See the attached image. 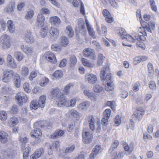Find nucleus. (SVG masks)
<instances>
[{"instance_id":"obj_1","label":"nucleus","mask_w":159,"mask_h":159,"mask_svg":"<svg viewBox=\"0 0 159 159\" xmlns=\"http://www.w3.org/2000/svg\"><path fill=\"white\" fill-rule=\"evenodd\" d=\"M50 93L52 98H55L56 103L59 107H72L76 104V100L75 98L71 99L70 101L66 100V97L60 92L58 88L52 89Z\"/></svg>"},{"instance_id":"obj_2","label":"nucleus","mask_w":159,"mask_h":159,"mask_svg":"<svg viewBox=\"0 0 159 159\" xmlns=\"http://www.w3.org/2000/svg\"><path fill=\"white\" fill-rule=\"evenodd\" d=\"M110 71V69L108 66H106L103 67L101 70L100 77L101 80L106 81L107 82L106 85L105 86L106 90L107 91H112L114 90V85L111 81V74L110 73H108L106 76L105 74Z\"/></svg>"},{"instance_id":"obj_3","label":"nucleus","mask_w":159,"mask_h":159,"mask_svg":"<svg viewBox=\"0 0 159 159\" xmlns=\"http://www.w3.org/2000/svg\"><path fill=\"white\" fill-rule=\"evenodd\" d=\"M117 33L120 35L121 38L123 39L122 42L123 45L124 46H129L128 44L129 40L127 39L129 35L127 34L125 30L122 28H119L117 30Z\"/></svg>"},{"instance_id":"obj_4","label":"nucleus","mask_w":159,"mask_h":159,"mask_svg":"<svg viewBox=\"0 0 159 159\" xmlns=\"http://www.w3.org/2000/svg\"><path fill=\"white\" fill-rule=\"evenodd\" d=\"M142 35H139L137 33L133 31L130 35V42L134 43L139 41V39L142 41H144L146 39L145 37L146 35L144 34V33L142 32Z\"/></svg>"},{"instance_id":"obj_5","label":"nucleus","mask_w":159,"mask_h":159,"mask_svg":"<svg viewBox=\"0 0 159 159\" xmlns=\"http://www.w3.org/2000/svg\"><path fill=\"white\" fill-rule=\"evenodd\" d=\"M15 98L19 105H23V103L26 102L28 100L27 95L21 92L17 93Z\"/></svg>"},{"instance_id":"obj_6","label":"nucleus","mask_w":159,"mask_h":159,"mask_svg":"<svg viewBox=\"0 0 159 159\" xmlns=\"http://www.w3.org/2000/svg\"><path fill=\"white\" fill-rule=\"evenodd\" d=\"M30 136L32 138L41 141V138L42 137L43 133L41 129L39 128H36L32 130L30 132Z\"/></svg>"},{"instance_id":"obj_7","label":"nucleus","mask_w":159,"mask_h":159,"mask_svg":"<svg viewBox=\"0 0 159 159\" xmlns=\"http://www.w3.org/2000/svg\"><path fill=\"white\" fill-rule=\"evenodd\" d=\"M14 74L13 71L11 70H8L3 72L2 81L5 83L9 82L11 80Z\"/></svg>"},{"instance_id":"obj_8","label":"nucleus","mask_w":159,"mask_h":159,"mask_svg":"<svg viewBox=\"0 0 159 159\" xmlns=\"http://www.w3.org/2000/svg\"><path fill=\"white\" fill-rule=\"evenodd\" d=\"M83 56L86 57H90L93 60H94L96 59V56L94 50L90 48L84 49L83 52Z\"/></svg>"},{"instance_id":"obj_9","label":"nucleus","mask_w":159,"mask_h":159,"mask_svg":"<svg viewBox=\"0 0 159 159\" xmlns=\"http://www.w3.org/2000/svg\"><path fill=\"white\" fill-rule=\"evenodd\" d=\"M44 56L46 60L50 63L52 64L57 63V60L55 55L52 52H47L45 53Z\"/></svg>"},{"instance_id":"obj_10","label":"nucleus","mask_w":159,"mask_h":159,"mask_svg":"<svg viewBox=\"0 0 159 159\" xmlns=\"http://www.w3.org/2000/svg\"><path fill=\"white\" fill-rule=\"evenodd\" d=\"M83 141L86 144L90 143L92 140L93 138V135L89 132H85L83 131L82 134Z\"/></svg>"},{"instance_id":"obj_11","label":"nucleus","mask_w":159,"mask_h":159,"mask_svg":"<svg viewBox=\"0 0 159 159\" xmlns=\"http://www.w3.org/2000/svg\"><path fill=\"white\" fill-rule=\"evenodd\" d=\"M1 39L3 43V47L4 49L8 48L10 47V39L8 35L4 34L1 37Z\"/></svg>"},{"instance_id":"obj_12","label":"nucleus","mask_w":159,"mask_h":159,"mask_svg":"<svg viewBox=\"0 0 159 159\" xmlns=\"http://www.w3.org/2000/svg\"><path fill=\"white\" fill-rule=\"evenodd\" d=\"M44 150L43 148H40L36 150L30 156V159H36L43 154Z\"/></svg>"},{"instance_id":"obj_13","label":"nucleus","mask_w":159,"mask_h":159,"mask_svg":"<svg viewBox=\"0 0 159 159\" xmlns=\"http://www.w3.org/2000/svg\"><path fill=\"white\" fill-rule=\"evenodd\" d=\"M7 62L8 64L12 68H16L17 67V65L13 57L8 54L7 57Z\"/></svg>"},{"instance_id":"obj_14","label":"nucleus","mask_w":159,"mask_h":159,"mask_svg":"<svg viewBox=\"0 0 159 159\" xmlns=\"http://www.w3.org/2000/svg\"><path fill=\"white\" fill-rule=\"evenodd\" d=\"M64 133L65 132L64 130L58 129L51 135L50 138L52 139H57L63 136Z\"/></svg>"},{"instance_id":"obj_15","label":"nucleus","mask_w":159,"mask_h":159,"mask_svg":"<svg viewBox=\"0 0 159 159\" xmlns=\"http://www.w3.org/2000/svg\"><path fill=\"white\" fill-rule=\"evenodd\" d=\"M45 17L42 13H39L37 17V21L38 27H43L44 25Z\"/></svg>"},{"instance_id":"obj_16","label":"nucleus","mask_w":159,"mask_h":159,"mask_svg":"<svg viewBox=\"0 0 159 159\" xmlns=\"http://www.w3.org/2000/svg\"><path fill=\"white\" fill-rule=\"evenodd\" d=\"M60 146V142L56 141L53 142L52 144L50 145L48 147V153L49 155H52L53 153V151L54 149H57Z\"/></svg>"},{"instance_id":"obj_17","label":"nucleus","mask_w":159,"mask_h":159,"mask_svg":"<svg viewBox=\"0 0 159 159\" xmlns=\"http://www.w3.org/2000/svg\"><path fill=\"white\" fill-rule=\"evenodd\" d=\"M85 79L89 83L93 84L95 83L97 80L96 75L92 74H86Z\"/></svg>"},{"instance_id":"obj_18","label":"nucleus","mask_w":159,"mask_h":159,"mask_svg":"<svg viewBox=\"0 0 159 159\" xmlns=\"http://www.w3.org/2000/svg\"><path fill=\"white\" fill-rule=\"evenodd\" d=\"M49 22L55 26L60 25L61 21L60 18L57 16H52L49 18Z\"/></svg>"},{"instance_id":"obj_19","label":"nucleus","mask_w":159,"mask_h":159,"mask_svg":"<svg viewBox=\"0 0 159 159\" xmlns=\"http://www.w3.org/2000/svg\"><path fill=\"white\" fill-rule=\"evenodd\" d=\"M101 149V146L100 145H96L93 149L92 152L90 155V159H93L97 155Z\"/></svg>"},{"instance_id":"obj_20","label":"nucleus","mask_w":159,"mask_h":159,"mask_svg":"<svg viewBox=\"0 0 159 159\" xmlns=\"http://www.w3.org/2000/svg\"><path fill=\"white\" fill-rule=\"evenodd\" d=\"M8 135L7 133L2 130L0 131V142L5 143L8 141Z\"/></svg>"},{"instance_id":"obj_21","label":"nucleus","mask_w":159,"mask_h":159,"mask_svg":"<svg viewBox=\"0 0 159 159\" xmlns=\"http://www.w3.org/2000/svg\"><path fill=\"white\" fill-rule=\"evenodd\" d=\"M25 40L28 43H32L34 42V39L30 30H27L25 34Z\"/></svg>"},{"instance_id":"obj_22","label":"nucleus","mask_w":159,"mask_h":159,"mask_svg":"<svg viewBox=\"0 0 159 159\" xmlns=\"http://www.w3.org/2000/svg\"><path fill=\"white\" fill-rule=\"evenodd\" d=\"M48 124V122L45 120H39L35 122L34 126L36 127L43 128Z\"/></svg>"},{"instance_id":"obj_23","label":"nucleus","mask_w":159,"mask_h":159,"mask_svg":"<svg viewBox=\"0 0 159 159\" xmlns=\"http://www.w3.org/2000/svg\"><path fill=\"white\" fill-rule=\"evenodd\" d=\"M15 6V3L14 2H10L8 6L5 8L6 11L10 13H12L14 11Z\"/></svg>"},{"instance_id":"obj_24","label":"nucleus","mask_w":159,"mask_h":159,"mask_svg":"<svg viewBox=\"0 0 159 159\" xmlns=\"http://www.w3.org/2000/svg\"><path fill=\"white\" fill-rule=\"evenodd\" d=\"M68 39L65 36H62L60 39V43L61 47H66L69 44Z\"/></svg>"},{"instance_id":"obj_25","label":"nucleus","mask_w":159,"mask_h":159,"mask_svg":"<svg viewBox=\"0 0 159 159\" xmlns=\"http://www.w3.org/2000/svg\"><path fill=\"white\" fill-rule=\"evenodd\" d=\"M90 106V103L88 101H85L80 103L77 107L79 110H86Z\"/></svg>"},{"instance_id":"obj_26","label":"nucleus","mask_w":159,"mask_h":159,"mask_svg":"<svg viewBox=\"0 0 159 159\" xmlns=\"http://www.w3.org/2000/svg\"><path fill=\"white\" fill-rule=\"evenodd\" d=\"M46 99V97L45 95H42L39 97L38 103L41 108H43L45 107Z\"/></svg>"},{"instance_id":"obj_27","label":"nucleus","mask_w":159,"mask_h":159,"mask_svg":"<svg viewBox=\"0 0 159 159\" xmlns=\"http://www.w3.org/2000/svg\"><path fill=\"white\" fill-rule=\"evenodd\" d=\"M30 107L31 109L36 110L40 107V106L36 100H34L30 102Z\"/></svg>"},{"instance_id":"obj_28","label":"nucleus","mask_w":159,"mask_h":159,"mask_svg":"<svg viewBox=\"0 0 159 159\" xmlns=\"http://www.w3.org/2000/svg\"><path fill=\"white\" fill-rule=\"evenodd\" d=\"M84 93L85 95L87 96L92 101L96 100V97L93 93L90 92L89 90H85L84 91Z\"/></svg>"},{"instance_id":"obj_29","label":"nucleus","mask_w":159,"mask_h":159,"mask_svg":"<svg viewBox=\"0 0 159 159\" xmlns=\"http://www.w3.org/2000/svg\"><path fill=\"white\" fill-rule=\"evenodd\" d=\"M9 124L11 127H14L19 123L18 119L16 117H11L8 122Z\"/></svg>"},{"instance_id":"obj_30","label":"nucleus","mask_w":159,"mask_h":159,"mask_svg":"<svg viewBox=\"0 0 159 159\" xmlns=\"http://www.w3.org/2000/svg\"><path fill=\"white\" fill-rule=\"evenodd\" d=\"M88 119L89 120V122L91 129L92 130H94L95 129L94 119L93 116H89L88 117Z\"/></svg>"},{"instance_id":"obj_31","label":"nucleus","mask_w":159,"mask_h":159,"mask_svg":"<svg viewBox=\"0 0 159 159\" xmlns=\"http://www.w3.org/2000/svg\"><path fill=\"white\" fill-rule=\"evenodd\" d=\"M48 29V26H44L42 28L40 32V34L42 38L46 37L47 34Z\"/></svg>"},{"instance_id":"obj_32","label":"nucleus","mask_w":159,"mask_h":159,"mask_svg":"<svg viewBox=\"0 0 159 159\" xmlns=\"http://www.w3.org/2000/svg\"><path fill=\"white\" fill-rule=\"evenodd\" d=\"M29 70L28 68L25 66H23L20 71L21 75L23 77L27 76L29 74Z\"/></svg>"},{"instance_id":"obj_33","label":"nucleus","mask_w":159,"mask_h":159,"mask_svg":"<svg viewBox=\"0 0 159 159\" xmlns=\"http://www.w3.org/2000/svg\"><path fill=\"white\" fill-rule=\"evenodd\" d=\"M7 25L8 29L11 33H13L15 31V27L11 20H9L7 21Z\"/></svg>"},{"instance_id":"obj_34","label":"nucleus","mask_w":159,"mask_h":159,"mask_svg":"<svg viewBox=\"0 0 159 159\" xmlns=\"http://www.w3.org/2000/svg\"><path fill=\"white\" fill-rule=\"evenodd\" d=\"M49 32L50 34L52 36H56L58 35L59 34V30L53 27H51Z\"/></svg>"},{"instance_id":"obj_35","label":"nucleus","mask_w":159,"mask_h":159,"mask_svg":"<svg viewBox=\"0 0 159 159\" xmlns=\"http://www.w3.org/2000/svg\"><path fill=\"white\" fill-rule=\"evenodd\" d=\"M74 84L72 83H70L67 84L64 88L63 90L64 93L66 95L68 94L70 92V89L74 87Z\"/></svg>"},{"instance_id":"obj_36","label":"nucleus","mask_w":159,"mask_h":159,"mask_svg":"<svg viewBox=\"0 0 159 159\" xmlns=\"http://www.w3.org/2000/svg\"><path fill=\"white\" fill-rule=\"evenodd\" d=\"M106 59L105 56L101 53H99L98 56L97 64L98 66H101Z\"/></svg>"},{"instance_id":"obj_37","label":"nucleus","mask_w":159,"mask_h":159,"mask_svg":"<svg viewBox=\"0 0 159 159\" xmlns=\"http://www.w3.org/2000/svg\"><path fill=\"white\" fill-rule=\"evenodd\" d=\"M14 83L16 87L19 88L20 86L21 78L20 75L18 74L16 75L14 77Z\"/></svg>"},{"instance_id":"obj_38","label":"nucleus","mask_w":159,"mask_h":159,"mask_svg":"<svg viewBox=\"0 0 159 159\" xmlns=\"http://www.w3.org/2000/svg\"><path fill=\"white\" fill-rule=\"evenodd\" d=\"M86 24L89 35L94 38L95 37V33L93 29L91 28V26L89 24V22L86 20Z\"/></svg>"},{"instance_id":"obj_39","label":"nucleus","mask_w":159,"mask_h":159,"mask_svg":"<svg viewBox=\"0 0 159 159\" xmlns=\"http://www.w3.org/2000/svg\"><path fill=\"white\" fill-rule=\"evenodd\" d=\"M136 113L137 115V119L139 120H141L144 114V111L142 108H140L139 109H138L136 111Z\"/></svg>"},{"instance_id":"obj_40","label":"nucleus","mask_w":159,"mask_h":159,"mask_svg":"<svg viewBox=\"0 0 159 159\" xmlns=\"http://www.w3.org/2000/svg\"><path fill=\"white\" fill-rule=\"evenodd\" d=\"M53 76L56 79H60L63 75V72L61 70H57L52 74Z\"/></svg>"},{"instance_id":"obj_41","label":"nucleus","mask_w":159,"mask_h":159,"mask_svg":"<svg viewBox=\"0 0 159 159\" xmlns=\"http://www.w3.org/2000/svg\"><path fill=\"white\" fill-rule=\"evenodd\" d=\"M66 31L69 38H71L73 36L74 31L70 25H68L66 27Z\"/></svg>"},{"instance_id":"obj_42","label":"nucleus","mask_w":159,"mask_h":159,"mask_svg":"<svg viewBox=\"0 0 159 159\" xmlns=\"http://www.w3.org/2000/svg\"><path fill=\"white\" fill-rule=\"evenodd\" d=\"M14 56L16 60L20 61H22L24 58L23 54L19 51L15 52L14 53Z\"/></svg>"},{"instance_id":"obj_43","label":"nucleus","mask_w":159,"mask_h":159,"mask_svg":"<svg viewBox=\"0 0 159 159\" xmlns=\"http://www.w3.org/2000/svg\"><path fill=\"white\" fill-rule=\"evenodd\" d=\"M21 49L26 54L31 53L33 52L32 49L26 46L22 45L21 46Z\"/></svg>"},{"instance_id":"obj_44","label":"nucleus","mask_w":159,"mask_h":159,"mask_svg":"<svg viewBox=\"0 0 159 159\" xmlns=\"http://www.w3.org/2000/svg\"><path fill=\"white\" fill-rule=\"evenodd\" d=\"M69 116H72L74 117L77 118L79 117V115L77 111L74 109L70 110L68 112Z\"/></svg>"},{"instance_id":"obj_45","label":"nucleus","mask_w":159,"mask_h":159,"mask_svg":"<svg viewBox=\"0 0 159 159\" xmlns=\"http://www.w3.org/2000/svg\"><path fill=\"white\" fill-rule=\"evenodd\" d=\"M81 61L83 64L85 66L90 67H93V65L89 62L88 60L85 58H83L81 59Z\"/></svg>"},{"instance_id":"obj_46","label":"nucleus","mask_w":159,"mask_h":159,"mask_svg":"<svg viewBox=\"0 0 159 159\" xmlns=\"http://www.w3.org/2000/svg\"><path fill=\"white\" fill-rule=\"evenodd\" d=\"M30 150V148L29 147H26L23 150V157L24 159H27L28 158L29 156Z\"/></svg>"},{"instance_id":"obj_47","label":"nucleus","mask_w":159,"mask_h":159,"mask_svg":"<svg viewBox=\"0 0 159 159\" xmlns=\"http://www.w3.org/2000/svg\"><path fill=\"white\" fill-rule=\"evenodd\" d=\"M70 65L71 66H74L77 63V59L75 56H71L70 58Z\"/></svg>"},{"instance_id":"obj_48","label":"nucleus","mask_w":159,"mask_h":159,"mask_svg":"<svg viewBox=\"0 0 159 159\" xmlns=\"http://www.w3.org/2000/svg\"><path fill=\"white\" fill-rule=\"evenodd\" d=\"M52 50L54 51L60 52L61 50V47L58 44H54L51 47Z\"/></svg>"},{"instance_id":"obj_49","label":"nucleus","mask_w":159,"mask_h":159,"mask_svg":"<svg viewBox=\"0 0 159 159\" xmlns=\"http://www.w3.org/2000/svg\"><path fill=\"white\" fill-rule=\"evenodd\" d=\"M7 118V114L4 111H0V119L3 121H5Z\"/></svg>"},{"instance_id":"obj_50","label":"nucleus","mask_w":159,"mask_h":159,"mask_svg":"<svg viewBox=\"0 0 159 159\" xmlns=\"http://www.w3.org/2000/svg\"><path fill=\"white\" fill-rule=\"evenodd\" d=\"M106 105L110 107L113 111H115V101H108L106 103Z\"/></svg>"},{"instance_id":"obj_51","label":"nucleus","mask_w":159,"mask_h":159,"mask_svg":"<svg viewBox=\"0 0 159 159\" xmlns=\"http://www.w3.org/2000/svg\"><path fill=\"white\" fill-rule=\"evenodd\" d=\"M2 154L4 158H6L12 156L13 152L11 151L7 150L6 151L2 152Z\"/></svg>"},{"instance_id":"obj_52","label":"nucleus","mask_w":159,"mask_h":159,"mask_svg":"<svg viewBox=\"0 0 159 159\" xmlns=\"http://www.w3.org/2000/svg\"><path fill=\"white\" fill-rule=\"evenodd\" d=\"M111 114V110L109 109H107L103 112V117L109 119L110 116Z\"/></svg>"},{"instance_id":"obj_53","label":"nucleus","mask_w":159,"mask_h":159,"mask_svg":"<svg viewBox=\"0 0 159 159\" xmlns=\"http://www.w3.org/2000/svg\"><path fill=\"white\" fill-rule=\"evenodd\" d=\"M48 79L47 77H44L42 79L39 83V84L41 86H44L46 85L49 82Z\"/></svg>"},{"instance_id":"obj_54","label":"nucleus","mask_w":159,"mask_h":159,"mask_svg":"<svg viewBox=\"0 0 159 159\" xmlns=\"http://www.w3.org/2000/svg\"><path fill=\"white\" fill-rule=\"evenodd\" d=\"M34 11L33 10H30L28 11L26 15L25 16L26 19L28 20L32 18L34 15Z\"/></svg>"},{"instance_id":"obj_55","label":"nucleus","mask_w":159,"mask_h":159,"mask_svg":"<svg viewBox=\"0 0 159 159\" xmlns=\"http://www.w3.org/2000/svg\"><path fill=\"white\" fill-rule=\"evenodd\" d=\"M123 156V153L122 152H120L118 155L116 152L114 153L111 155V159H115L116 158L120 159Z\"/></svg>"},{"instance_id":"obj_56","label":"nucleus","mask_w":159,"mask_h":159,"mask_svg":"<svg viewBox=\"0 0 159 159\" xmlns=\"http://www.w3.org/2000/svg\"><path fill=\"white\" fill-rule=\"evenodd\" d=\"M23 87L26 92L29 93L30 92L31 90L30 89V85L28 83L26 82L24 83L23 84Z\"/></svg>"},{"instance_id":"obj_57","label":"nucleus","mask_w":159,"mask_h":159,"mask_svg":"<svg viewBox=\"0 0 159 159\" xmlns=\"http://www.w3.org/2000/svg\"><path fill=\"white\" fill-rule=\"evenodd\" d=\"M119 144V142L117 140H115L112 144L110 152H112L116 148Z\"/></svg>"},{"instance_id":"obj_58","label":"nucleus","mask_w":159,"mask_h":159,"mask_svg":"<svg viewBox=\"0 0 159 159\" xmlns=\"http://www.w3.org/2000/svg\"><path fill=\"white\" fill-rule=\"evenodd\" d=\"M149 3L152 9L154 11L156 12L157 11V7L155 4L154 0H149Z\"/></svg>"},{"instance_id":"obj_59","label":"nucleus","mask_w":159,"mask_h":159,"mask_svg":"<svg viewBox=\"0 0 159 159\" xmlns=\"http://www.w3.org/2000/svg\"><path fill=\"white\" fill-rule=\"evenodd\" d=\"M93 89L94 92L99 93L103 90V88L98 85L96 84L94 87Z\"/></svg>"},{"instance_id":"obj_60","label":"nucleus","mask_w":159,"mask_h":159,"mask_svg":"<svg viewBox=\"0 0 159 159\" xmlns=\"http://www.w3.org/2000/svg\"><path fill=\"white\" fill-rule=\"evenodd\" d=\"M19 140L20 143H21L22 145L24 146L25 145L28 141V139L26 137L24 138H22L19 136Z\"/></svg>"},{"instance_id":"obj_61","label":"nucleus","mask_w":159,"mask_h":159,"mask_svg":"<svg viewBox=\"0 0 159 159\" xmlns=\"http://www.w3.org/2000/svg\"><path fill=\"white\" fill-rule=\"evenodd\" d=\"M121 122V119L119 115H117L115 119V123L116 126H118Z\"/></svg>"},{"instance_id":"obj_62","label":"nucleus","mask_w":159,"mask_h":159,"mask_svg":"<svg viewBox=\"0 0 159 159\" xmlns=\"http://www.w3.org/2000/svg\"><path fill=\"white\" fill-rule=\"evenodd\" d=\"M102 33L105 36L107 34V27L104 25H102L101 26Z\"/></svg>"},{"instance_id":"obj_63","label":"nucleus","mask_w":159,"mask_h":159,"mask_svg":"<svg viewBox=\"0 0 159 159\" xmlns=\"http://www.w3.org/2000/svg\"><path fill=\"white\" fill-rule=\"evenodd\" d=\"M105 18L106 21L108 23H111L114 21V18L111 16V14Z\"/></svg>"},{"instance_id":"obj_64","label":"nucleus","mask_w":159,"mask_h":159,"mask_svg":"<svg viewBox=\"0 0 159 159\" xmlns=\"http://www.w3.org/2000/svg\"><path fill=\"white\" fill-rule=\"evenodd\" d=\"M148 73L150 74H152L153 72V66L152 64L150 63H148Z\"/></svg>"}]
</instances>
